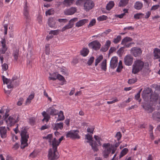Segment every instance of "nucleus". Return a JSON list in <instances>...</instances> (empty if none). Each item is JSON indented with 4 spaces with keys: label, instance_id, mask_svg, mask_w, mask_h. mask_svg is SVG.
I'll list each match as a JSON object with an SVG mask.
<instances>
[{
    "label": "nucleus",
    "instance_id": "obj_31",
    "mask_svg": "<svg viewBox=\"0 0 160 160\" xmlns=\"http://www.w3.org/2000/svg\"><path fill=\"white\" fill-rule=\"evenodd\" d=\"M42 115L44 117V119H45L46 122L48 121L51 118L50 116L47 112L43 111L42 113Z\"/></svg>",
    "mask_w": 160,
    "mask_h": 160
},
{
    "label": "nucleus",
    "instance_id": "obj_43",
    "mask_svg": "<svg viewBox=\"0 0 160 160\" xmlns=\"http://www.w3.org/2000/svg\"><path fill=\"white\" fill-rule=\"evenodd\" d=\"M95 58L93 56H92L91 57L88 61L87 62V64L89 66H91Z\"/></svg>",
    "mask_w": 160,
    "mask_h": 160
},
{
    "label": "nucleus",
    "instance_id": "obj_57",
    "mask_svg": "<svg viewBox=\"0 0 160 160\" xmlns=\"http://www.w3.org/2000/svg\"><path fill=\"white\" fill-rule=\"evenodd\" d=\"M24 99L22 98H20L19 101L17 102V104L18 106H21L22 105V103L23 102Z\"/></svg>",
    "mask_w": 160,
    "mask_h": 160
},
{
    "label": "nucleus",
    "instance_id": "obj_55",
    "mask_svg": "<svg viewBox=\"0 0 160 160\" xmlns=\"http://www.w3.org/2000/svg\"><path fill=\"white\" fill-rule=\"evenodd\" d=\"M160 7V5H155L153 6L151 8V10H155L157 9L159 7Z\"/></svg>",
    "mask_w": 160,
    "mask_h": 160
},
{
    "label": "nucleus",
    "instance_id": "obj_26",
    "mask_svg": "<svg viewBox=\"0 0 160 160\" xmlns=\"http://www.w3.org/2000/svg\"><path fill=\"white\" fill-rule=\"evenodd\" d=\"M48 24L49 26L51 28L54 27L55 25V23L53 18H49L48 20Z\"/></svg>",
    "mask_w": 160,
    "mask_h": 160
},
{
    "label": "nucleus",
    "instance_id": "obj_24",
    "mask_svg": "<svg viewBox=\"0 0 160 160\" xmlns=\"http://www.w3.org/2000/svg\"><path fill=\"white\" fill-rule=\"evenodd\" d=\"M143 4L139 1H137L134 4V7L137 10H140L142 9L143 7Z\"/></svg>",
    "mask_w": 160,
    "mask_h": 160
},
{
    "label": "nucleus",
    "instance_id": "obj_29",
    "mask_svg": "<svg viewBox=\"0 0 160 160\" xmlns=\"http://www.w3.org/2000/svg\"><path fill=\"white\" fill-rule=\"evenodd\" d=\"M129 0H121L118 3L119 7H123L126 6L128 3Z\"/></svg>",
    "mask_w": 160,
    "mask_h": 160
},
{
    "label": "nucleus",
    "instance_id": "obj_40",
    "mask_svg": "<svg viewBox=\"0 0 160 160\" xmlns=\"http://www.w3.org/2000/svg\"><path fill=\"white\" fill-rule=\"evenodd\" d=\"M103 57L102 55H101L99 56L95 60V65L96 66L98 63H99L101 60L103 59Z\"/></svg>",
    "mask_w": 160,
    "mask_h": 160
},
{
    "label": "nucleus",
    "instance_id": "obj_32",
    "mask_svg": "<svg viewBox=\"0 0 160 160\" xmlns=\"http://www.w3.org/2000/svg\"><path fill=\"white\" fill-rule=\"evenodd\" d=\"M114 2L113 1H110L107 4L106 7L107 10H111L114 6Z\"/></svg>",
    "mask_w": 160,
    "mask_h": 160
},
{
    "label": "nucleus",
    "instance_id": "obj_27",
    "mask_svg": "<svg viewBox=\"0 0 160 160\" xmlns=\"http://www.w3.org/2000/svg\"><path fill=\"white\" fill-rule=\"evenodd\" d=\"M89 52L87 48H84L80 51V54L83 57H86L88 55Z\"/></svg>",
    "mask_w": 160,
    "mask_h": 160
},
{
    "label": "nucleus",
    "instance_id": "obj_39",
    "mask_svg": "<svg viewBox=\"0 0 160 160\" xmlns=\"http://www.w3.org/2000/svg\"><path fill=\"white\" fill-rule=\"evenodd\" d=\"M72 0H64L63 2V4L66 6H70L73 3Z\"/></svg>",
    "mask_w": 160,
    "mask_h": 160
},
{
    "label": "nucleus",
    "instance_id": "obj_9",
    "mask_svg": "<svg viewBox=\"0 0 160 160\" xmlns=\"http://www.w3.org/2000/svg\"><path fill=\"white\" fill-rule=\"evenodd\" d=\"M152 92V89L149 87L147 88L143 91L142 96L144 99L147 100L148 97L150 95Z\"/></svg>",
    "mask_w": 160,
    "mask_h": 160
},
{
    "label": "nucleus",
    "instance_id": "obj_3",
    "mask_svg": "<svg viewBox=\"0 0 160 160\" xmlns=\"http://www.w3.org/2000/svg\"><path fill=\"white\" fill-rule=\"evenodd\" d=\"M144 66V62L141 60L138 59L134 61L132 65V73L136 74L141 71Z\"/></svg>",
    "mask_w": 160,
    "mask_h": 160
},
{
    "label": "nucleus",
    "instance_id": "obj_42",
    "mask_svg": "<svg viewBox=\"0 0 160 160\" xmlns=\"http://www.w3.org/2000/svg\"><path fill=\"white\" fill-rule=\"evenodd\" d=\"M54 11L53 8L49 9L48 10L46 11L45 12L46 15H50L53 14L54 13Z\"/></svg>",
    "mask_w": 160,
    "mask_h": 160
},
{
    "label": "nucleus",
    "instance_id": "obj_1",
    "mask_svg": "<svg viewBox=\"0 0 160 160\" xmlns=\"http://www.w3.org/2000/svg\"><path fill=\"white\" fill-rule=\"evenodd\" d=\"M49 145H51L52 148H50L48 151V154L49 160H57L59 157V153L58 152L57 145L58 141L55 138L52 141L51 139L48 141Z\"/></svg>",
    "mask_w": 160,
    "mask_h": 160
},
{
    "label": "nucleus",
    "instance_id": "obj_10",
    "mask_svg": "<svg viewBox=\"0 0 160 160\" xmlns=\"http://www.w3.org/2000/svg\"><path fill=\"white\" fill-rule=\"evenodd\" d=\"M94 4L91 0H89L84 4V9L86 11L91 9L94 6Z\"/></svg>",
    "mask_w": 160,
    "mask_h": 160
},
{
    "label": "nucleus",
    "instance_id": "obj_21",
    "mask_svg": "<svg viewBox=\"0 0 160 160\" xmlns=\"http://www.w3.org/2000/svg\"><path fill=\"white\" fill-rule=\"evenodd\" d=\"M111 148L104 149L102 152L103 156L104 158H107L108 157L111 151Z\"/></svg>",
    "mask_w": 160,
    "mask_h": 160
},
{
    "label": "nucleus",
    "instance_id": "obj_54",
    "mask_svg": "<svg viewBox=\"0 0 160 160\" xmlns=\"http://www.w3.org/2000/svg\"><path fill=\"white\" fill-rule=\"evenodd\" d=\"M9 111V110L7 109L5 114L3 116V118H4V120L6 121V120L7 118H8V116H9V114H8V113Z\"/></svg>",
    "mask_w": 160,
    "mask_h": 160
},
{
    "label": "nucleus",
    "instance_id": "obj_46",
    "mask_svg": "<svg viewBox=\"0 0 160 160\" xmlns=\"http://www.w3.org/2000/svg\"><path fill=\"white\" fill-rule=\"evenodd\" d=\"M108 18V17L105 15H103L102 16L99 17L97 19L99 21H103L106 20Z\"/></svg>",
    "mask_w": 160,
    "mask_h": 160
},
{
    "label": "nucleus",
    "instance_id": "obj_36",
    "mask_svg": "<svg viewBox=\"0 0 160 160\" xmlns=\"http://www.w3.org/2000/svg\"><path fill=\"white\" fill-rule=\"evenodd\" d=\"M57 79H58L60 81H62L63 83L62 84H64V82H66V80L64 77L60 74H57L56 80Z\"/></svg>",
    "mask_w": 160,
    "mask_h": 160
},
{
    "label": "nucleus",
    "instance_id": "obj_19",
    "mask_svg": "<svg viewBox=\"0 0 160 160\" xmlns=\"http://www.w3.org/2000/svg\"><path fill=\"white\" fill-rule=\"evenodd\" d=\"M0 134L2 138H5L7 137V130L5 127H0Z\"/></svg>",
    "mask_w": 160,
    "mask_h": 160
},
{
    "label": "nucleus",
    "instance_id": "obj_49",
    "mask_svg": "<svg viewBox=\"0 0 160 160\" xmlns=\"http://www.w3.org/2000/svg\"><path fill=\"white\" fill-rule=\"evenodd\" d=\"M85 139L88 140L92 142L94 140H93V138L92 135H90L89 134H87L85 135Z\"/></svg>",
    "mask_w": 160,
    "mask_h": 160
},
{
    "label": "nucleus",
    "instance_id": "obj_37",
    "mask_svg": "<svg viewBox=\"0 0 160 160\" xmlns=\"http://www.w3.org/2000/svg\"><path fill=\"white\" fill-rule=\"evenodd\" d=\"M13 55L14 57V59L16 60L18 59V56L19 55V50L16 49L14 50L13 52Z\"/></svg>",
    "mask_w": 160,
    "mask_h": 160
},
{
    "label": "nucleus",
    "instance_id": "obj_44",
    "mask_svg": "<svg viewBox=\"0 0 160 160\" xmlns=\"http://www.w3.org/2000/svg\"><path fill=\"white\" fill-rule=\"evenodd\" d=\"M3 81L4 83H6L7 84L8 83H12V81L10 79H8L6 78L4 76L2 77Z\"/></svg>",
    "mask_w": 160,
    "mask_h": 160
},
{
    "label": "nucleus",
    "instance_id": "obj_41",
    "mask_svg": "<svg viewBox=\"0 0 160 160\" xmlns=\"http://www.w3.org/2000/svg\"><path fill=\"white\" fill-rule=\"evenodd\" d=\"M144 14L142 13H137L134 14V18L135 19H139L143 17Z\"/></svg>",
    "mask_w": 160,
    "mask_h": 160
},
{
    "label": "nucleus",
    "instance_id": "obj_23",
    "mask_svg": "<svg viewBox=\"0 0 160 160\" xmlns=\"http://www.w3.org/2000/svg\"><path fill=\"white\" fill-rule=\"evenodd\" d=\"M90 145L91 146L92 149L94 152H97L99 149L98 148V145L96 141H93L92 143H90Z\"/></svg>",
    "mask_w": 160,
    "mask_h": 160
},
{
    "label": "nucleus",
    "instance_id": "obj_61",
    "mask_svg": "<svg viewBox=\"0 0 160 160\" xmlns=\"http://www.w3.org/2000/svg\"><path fill=\"white\" fill-rule=\"evenodd\" d=\"M52 134H48L47 136H46L44 137H43V139H49V140H51V138H52Z\"/></svg>",
    "mask_w": 160,
    "mask_h": 160
},
{
    "label": "nucleus",
    "instance_id": "obj_12",
    "mask_svg": "<svg viewBox=\"0 0 160 160\" xmlns=\"http://www.w3.org/2000/svg\"><path fill=\"white\" fill-rule=\"evenodd\" d=\"M47 112L50 115L55 116L58 114V110L55 109L53 107H50L46 110Z\"/></svg>",
    "mask_w": 160,
    "mask_h": 160
},
{
    "label": "nucleus",
    "instance_id": "obj_35",
    "mask_svg": "<svg viewBox=\"0 0 160 160\" xmlns=\"http://www.w3.org/2000/svg\"><path fill=\"white\" fill-rule=\"evenodd\" d=\"M50 77H49L48 78L49 80H52L55 81L56 80V78L57 75V73L56 72H53L52 73H49Z\"/></svg>",
    "mask_w": 160,
    "mask_h": 160
},
{
    "label": "nucleus",
    "instance_id": "obj_51",
    "mask_svg": "<svg viewBox=\"0 0 160 160\" xmlns=\"http://www.w3.org/2000/svg\"><path fill=\"white\" fill-rule=\"evenodd\" d=\"M124 47H123L120 48L117 51V53L118 55H120L124 52Z\"/></svg>",
    "mask_w": 160,
    "mask_h": 160
},
{
    "label": "nucleus",
    "instance_id": "obj_50",
    "mask_svg": "<svg viewBox=\"0 0 160 160\" xmlns=\"http://www.w3.org/2000/svg\"><path fill=\"white\" fill-rule=\"evenodd\" d=\"M96 23V20L95 19H92L90 22L88 27H91L94 25Z\"/></svg>",
    "mask_w": 160,
    "mask_h": 160
},
{
    "label": "nucleus",
    "instance_id": "obj_45",
    "mask_svg": "<svg viewBox=\"0 0 160 160\" xmlns=\"http://www.w3.org/2000/svg\"><path fill=\"white\" fill-rule=\"evenodd\" d=\"M121 39V36L118 35L117 36L116 38H115L113 40V42L117 44L118 43Z\"/></svg>",
    "mask_w": 160,
    "mask_h": 160
},
{
    "label": "nucleus",
    "instance_id": "obj_11",
    "mask_svg": "<svg viewBox=\"0 0 160 160\" xmlns=\"http://www.w3.org/2000/svg\"><path fill=\"white\" fill-rule=\"evenodd\" d=\"M133 57L131 55L126 56L124 58V62L125 65H131L133 62Z\"/></svg>",
    "mask_w": 160,
    "mask_h": 160
},
{
    "label": "nucleus",
    "instance_id": "obj_25",
    "mask_svg": "<svg viewBox=\"0 0 160 160\" xmlns=\"http://www.w3.org/2000/svg\"><path fill=\"white\" fill-rule=\"evenodd\" d=\"M132 40V38L129 37H126L122 39L121 42V44L124 45L127 44V42H131Z\"/></svg>",
    "mask_w": 160,
    "mask_h": 160
},
{
    "label": "nucleus",
    "instance_id": "obj_34",
    "mask_svg": "<svg viewBox=\"0 0 160 160\" xmlns=\"http://www.w3.org/2000/svg\"><path fill=\"white\" fill-rule=\"evenodd\" d=\"M128 151V149L127 148H124L122 149L119 158H121L125 155H126Z\"/></svg>",
    "mask_w": 160,
    "mask_h": 160
},
{
    "label": "nucleus",
    "instance_id": "obj_52",
    "mask_svg": "<svg viewBox=\"0 0 160 160\" xmlns=\"http://www.w3.org/2000/svg\"><path fill=\"white\" fill-rule=\"evenodd\" d=\"M115 137L117 138V140L119 141L122 137V134L120 132H117Z\"/></svg>",
    "mask_w": 160,
    "mask_h": 160
},
{
    "label": "nucleus",
    "instance_id": "obj_59",
    "mask_svg": "<svg viewBox=\"0 0 160 160\" xmlns=\"http://www.w3.org/2000/svg\"><path fill=\"white\" fill-rule=\"evenodd\" d=\"M110 146L111 144L109 143H104L103 144L102 147L105 148V149H107L109 148H110Z\"/></svg>",
    "mask_w": 160,
    "mask_h": 160
},
{
    "label": "nucleus",
    "instance_id": "obj_53",
    "mask_svg": "<svg viewBox=\"0 0 160 160\" xmlns=\"http://www.w3.org/2000/svg\"><path fill=\"white\" fill-rule=\"evenodd\" d=\"M2 69L4 71H6L8 68V66L6 63H4L2 64Z\"/></svg>",
    "mask_w": 160,
    "mask_h": 160
},
{
    "label": "nucleus",
    "instance_id": "obj_48",
    "mask_svg": "<svg viewBox=\"0 0 160 160\" xmlns=\"http://www.w3.org/2000/svg\"><path fill=\"white\" fill-rule=\"evenodd\" d=\"M59 30L57 29L55 30H51L49 32V34H52L53 35H57L59 32Z\"/></svg>",
    "mask_w": 160,
    "mask_h": 160
},
{
    "label": "nucleus",
    "instance_id": "obj_63",
    "mask_svg": "<svg viewBox=\"0 0 160 160\" xmlns=\"http://www.w3.org/2000/svg\"><path fill=\"white\" fill-rule=\"evenodd\" d=\"M94 128H88L87 129V131L88 132L91 133H93V132L94 130Z\"/></svg>",
    "mask_w": 160,
    "mask_h": 160
},
{
    "label": "nucleus",
    "instance_id": "obj_15",
    "mask_svg": "<svg viewBox=\"0 0 160 160\" xmlns=\"http://www.w3.org/2000/svg\"><path fill=\"white\" fill-rule=\"evenodd\" d=\"M76 11V8L72 7L69 8L65 9L64 11V13L66 15H70L74 14Z\"/></svg>",
    "mask_w": 160,
    "mask_h": 160
},
{
    "label": "nucleus",
    "instance_id": "obj_2",
    "mask_svg": "<svg viewBox=\"0 0 160 160\" xmlns=\"http://www.w3.org/2000/svg\"><path fill=\"white\" fill-rule=\"evenodd\" d=\"M28 130L26 127H22L20 135L21 136V148L24 149L25 147L28 146V141L29 138V134L28 132Z\"/></svg>",
    "mask_w": 160,
    "mask_h": 160
},
{
    "label": "nucleus",
    "instance_id": "obj_64",
    "mask_svg": "<svg viewBox=\"0 0 160 160\" xmlns=\"http://www.w3.org/2000/svg\"><path fill=\"white\" fill-rule=\"evenodd\" d=\"M155 91L158 92L159 93H160V85H156L155 87Z\"/></svg>",
    "mask_w": 160,
    "mask_h": 160
},
{
    "label": "nucleus",
    "instance_id": "obj_47",
    "mask_svg": "<svg viewBox=\"0 0 160 160\" xmlns=\"http://www.w3.org/2000/svg\"><path fill=\"white\" fill-rule=\"evenodd\" d=\"M137 79L136 78L129 79L128 81V83L129 84H131L136 82Z\"/></svg>",
    "mask_w": 160,
    "mask_h": 160
},
{
    "label": "nucleus",
    "instance_id": "obj_18",
    "mask_svg": "<svg viewBox=\"0 0 160 160\" xmlns=\"http://www.w3.org/2000/svg\"><path fill=\"white\" fill-rule=\"evenodd\" d=\"M63 123L60 122L55 124L53 123L52 124V128L54 130H57L59 129L62 130L63 128Z\"/></svg>",
    "mask_w": 160,
    "mask_h": 160
},
{
    "label": "nucleus",
    "instance_id": "obj_60",
    "mask_svg": "<svg viewBox=\"0 0 160 160\" xmlns=\"http://www.w3.org/2000/svg\"><path fill=\"white\" fill-rule=\"evenodd\" d=\"M132 44H134V42H130L128 44H126L124 45L123 47L124 48H129L131 47L132 46Z\"/></svg>",
    "mask_w": 160,
    "mask_h": 160
},
{
    "label": "nucleus",
    "instance_id": "obj_7",
    "mask_svg": "<svg viewBox=\"0 0 160 160\" xmlns=\"http://www.w3.org/2000/svg\"><path fill=\"white\" fill-rule=\"evenodd\" d=\"M142 52L141 48L137 47L132 48L130 50V53L135 57L140 56Z\"/></svg>",
    "mask_w": 160,
    "mask_h": 160
},
{
    "label": "nucleus",
    "instance_id": "obj_56",
    "mask_svg": "<svg viewBox=\"0 0 160 160\" xmlns=\"http://www.w3.org/2000/svg\"><path fill=\"white\" fill-rule=\"evenodd\" d=\"M108 46H106L104 45L102 47L100 50L103 52H105L108 50Z\"/></svg>",
    "mask_w": 160,
    "mask_h": 160
},
{
    "label": "nucleus",
    "instance_id": "obj_17",
    "mask_svg": "<svg viewBox=\"0 0 160 160\" xmlns=\"http://www.w3.org/2000/svg\"><path fill=\"white\" fill-rule=\"evenodd\" d=\"M142 106L148 113L152 112L153 111V108L149 104L145 103Z\"/></svg>",
    "mask_w": 160,
    "mask_h": 160
},
{
    "label": "nucleus",
    "instance_id": "obj_5",
    "mask_svg": "<svg viewBox=\"0 0 160 160\" xmlns=\"http://www.w3.org/2000/svg\"><path fill=\"white\" fill-rule=\"evenodd\" d=\"M7 123L9 124L10 126H13L15 123L18 121V116L17 114L9 116L8 120H6Z\"/></svg>",
    "mask_w": 160,
    "mask_h": 160
},
{
    "label": "nucleus",
    "instance_id": "obj_13",
    "mask_svg": "<svg viewBox=\"0 0 160 160\" xmlns=\"http://www.w3.org/2000/svg\"><path fill=\"white\" fill-rule=\"evenodd\" d=\"M118 57L114 56L112 58L110 63V66L111 68H115L118 65Z\"/></svg>",
    "mask_w": 160,
    "mask_h": 160
},
{
    "label": "nucleus",
    "instance_id": "obj_4",
    "mask_svg": "<svg viewBox=\"0 0 160 160\" xmlns=\"http://www.w3.org/2000/svg\"><path fill=\"white\" fill-rule=\"evenodd\" d=\"M79 132V131L78 130H71L67 133L66 137L72 139H79L80 137L78 134Z\"/></svg>",
    "mask_w": 160,
    "mask_h": 160
},
{
    "label": "nucleus",
    "instance_id": "obj_8",
    "mask_svg": "<svg viewBox=\"0 0 160 160\" xmlns=\"http://www.w3.org/2000/svg\"><path fill=\"white\" fill-rule=\"evenodd\" d=\"M88 46L89 48L97 51L100 48L101 44L98 41L95 40L89 43Z\"/></svg>",
    "mask_w": 160,
    "mask_h": 160
},
{
    "label": "nucleus",
    "instance_id": "obj_30",
    "mask_svg": "<svg viewBox=\"0 0 160 160\" xmlns=\"http://www.w3.org/2000/svg\"><path fill=\"white\" fill-rule=\"evenodd\" d=\"M58 118L57 119V121H59L63 120L64 119L63 112L62 111H60L59 113L58 114Z\"/></svg>",
    "mask_w": 160,
    "mask_h": 160
},
{
    "label": "nucleus",
    "instance_id": "obj_16",
    "mask_svg": "<svg viewBox=\"0 0 160 160\" xmlns=\"http://www.w3.org/2000/svg\"><path fill=\"white\" fill-rule=\"evenodd\" d=\"M158 96V94H152V93H151V95L148 97L147 100H148L149 99L151 101L154 102L155 103L157 102Z\"/></svg>",
    "mask_w": 160,
    "mask_h": 160
},
{
    "label": "nucleus",
    "instance_id": "obj_20",
    "mask_svg": "<svg viewBox=\"0 0 160 160\" xmlns=\"http://www.w3.org/2000/svg\"><path fill=\"white\" fill-rule=\"evenodd\" d=\"M154 59H156L160 58V49L156 48L153 51Z\"/></svg>",
    "mask_w": 160,
    "mask_h": 160
},
{
    "label": "nucleus",
    "instance_id": "obj_38",
    "mask_svg": "<svg viewBox=\"0 0 160 160\" xmlns=\"http://www.w3.org/2000/svg\"><path fill=\"white\" fill-rule=\"evenodd\" d=\"M152 117L154 119L160 118V113L157 112H154L152 115Z\"/></svg>",
    "mask_w": 160,
    "mask_h": 160
},
{
    "label": "nucleus",
    "instance_id": "obj_33",
    "mask_svg": "<svg viewBox=\"0 0 160 160\" xmlns=\"http://www.w3.org/2000/svg\"><path fill=\"white\" fill-rule=\"evenodd\" d=\"M101 68L104 71H106L107 69V60L105 59L102 61L101 63Z\"/></svg>",
    "mask_w": 160,
    "mask_h": 160
},
{
    "label": "nucleus",
    "instance_id": "obj_6",
    "mask_svg": "<svg viewBox=\"0 0 160 160\" xmlns=\"http://www.w3.org/2000/svg\"><path fill=\"white\" fill-rule=\"evenodd\" d=\"M29 7L27 5V2H26L24 7L23 15L27 23H29L30 20V16L29 15Z\"/></svg>",
    "mask_w": 160,
    "mask_h": 160
},
{
    "label": "nucleus",
    "instance_id": "obj_22",
    "mask_svg": "<svg viewBox=\"0 0 160 160\" xmlns=\"http://www.w3.org/2000/svg\"><path fill=\"white\" fill-rule=\"evenodd\" d=\"M88 22V20L87 19H82L76 23V26L77 27H79L82 26L86 23H87Z\"/></svg>",
    "mask_w": 160,
    "mask_h": 160
},
{
    "label": "nucleus",
    "instance_id": "obj_62",
    "mask_svg": "<svg viewBox=\"0 0 160 160\" xmlns=\"http://www.w3.org/2000/svg\"><path fill=\"white\" fill-rule=\"evenodd\" d=\"M116 50V49L115 47H111L109 50V54H110L111 53H113Z\"/></svg>",
    "mask_w": 160,
    "mask_h": 160
},
{
    "label": "nucleus",
    "instance_id": "obj_58",
    "mask_svg": "<svg viewBox=\"0 0 160 160\" xmlns=\"http://www.w3.org/2000/svg\"><path fill=\"white\" fill-rule=\"evenodd\" d=\"M42 16L41 15H38L37 18V20L39 24L42 22Z\"/></svg>",
    "mask_w": 160,
    "mask_h": 160
},
{
    "label": "nucleus",
    "instance_id": "obj_28",
    "mask_svg": "<svg viewBox=\"0 0 160 160\" xmlns=\"http://www.w3.org/2000/svg\"><path fill=\"white\" fill-rule=\"evenodd\" d=\"M34 94L33 93H31L29 95L26 100L25 105L29 104L31 103V100L34 98Z\"/></svg>",
    "mask_w": 160,
    "mask_h": 160
},
{
    "label": "nucleus",
    "instance_id": "obj_14",
    "mask_svg": "<svg viewBox=\"0 0 160 160\" xmlns=\"http://www.w3.org/2000/svg\"><path fill=\"white\" fill-rule=\"evenodd\" d=\"M2 47L0 49V55L2 54H4L6 52L7 50V47L6 46V40L5 38H2L1 41Z\"/></svg>",
    "mask_w": 160,
    "mask_h": 160
}]
</instances>
